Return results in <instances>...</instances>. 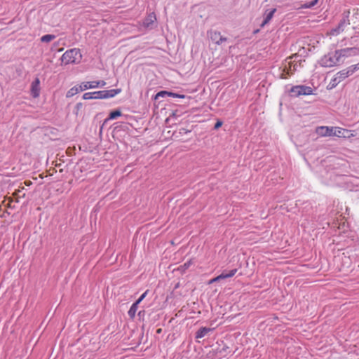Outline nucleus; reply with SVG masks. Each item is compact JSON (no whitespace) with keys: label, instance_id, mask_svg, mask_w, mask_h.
<instances>
[{"label":"nucleus","instance_id":"nucleus-1","mask_svg":"<svg viewBox=\"0 0 359 359\" xmlns=\"http://www.w3.org/2000/svg\"><path fill=\"white\" fill-rule=\"evenodd\" d=\"M106 85V82L103 80L82 82L79 86H75L70 88L66 95L67 97H71L77 94L80 91H84L90 88H95L103 87Z\"/></svg>","mask_w":359,"mask_h":359},{"label":"nucleus","instance_id":"nucleus-2","mask_svg":"<svg viewBox=\"0 0 359 359\" xmlns=\"http://www.w3.org/2000/svg\"><path fill=\"white\" fill-rule=\"evenodd\" d=\"M77 55L79 56V58L81 57V54L80 53V50L79 48H72L70 50H67L61 57L62 63L67 65L69 64H75L79 62L77 61Z\"/></svg>","mask_w":359,"mask_h":359},{"label":"nucleus","instance_id":"nucleus-3","mask_svg":"<svg viewBox=\"0 0 359 359\" xmlns=\"http://www.w3.org/2000/svg\"><path fill=\"white\" fill-rule=\"evenodd\" d=\"M343 129L328 126H320L316 129V133L323 137L337 136L341 137L343 135Z\"/></svg>","mask_w":359,"mask_h":359},{"label":"nucleus","instance_id":"nucleus-4","mask_svg":"<svg viewBox=\"0 0 359 359\" xmlns=\"http://www.w3.org/2000/svg\"><path fill=\"white\" fill-rule=\"evenodd\" d=\"M338 54H336V50L334 54L328 53L325 55L320 60V65L325 67H331L338 65L341 63V59L338 58Z\"/></svg>","mask_w":359,"mask_h":359},{"label":"nucleus","instance_id":"nucleus-5","mask_svg":"<svg viewBox=\"0 0 359 359\" xmlns=\"http://www.w3.org/2000/svg\"><path fill=\"white\" fill-rule=\"evenodd\" d=\"M121 92V88L95 91V99H107L114 97Z\"/></svg>","mask_w":359,"mask_h":359},{"label":"nucleus","instance_id":"nucleus-6","mask_svg":"<svg viewBox=\"0 0 359 359\" xmlns=\"http://www.w3.org/2000/svg\"><path fill=\"white\" fill-rule=\"evenodd\" d=\"M359 53V48L353 47V48H346L340 50H336V54L337 55L338 58H341L343 57H349L352 55H356Z\"/></svg>","mask_w":359,"mask_h":359},{"label":"nucleus","instance_id":"nucleus-7","mask_svg":"<svg viewBox=\"0 0 359 359\" xmlns=\"http://www.w3.org/2000/svg\"><path fill=\"white\" fill-rule=\"evenodd\" d=\"M40 80L36 78L31 84V94L33 97L36 98L39 96L40 93Z\"/></svg>","mask_w":359,"mask_h":359},{"label":"nucleus","instance_id":"nucleus-8","mask_svg":"<svg viewBox=\"0 0 359 359\" xmlns=\"http://www.w3.org/2000/svg\"><path fill=\"white\" fill-rule=\"evenodd\" d=\"M129 130V126L128 123H121L116 127H114L113 130L114 136H121V132H126Z\"/></svg>","mask_w":359,"mask_h":359},{"label":"nucleus","instance_id":"nucleus-9","mask_svg":"<svg viewBox=\"0 0 359 359\" xmlns=\"http://www.w3.org/2000/svg\"><path fill=\"white\" fill-rule=\"evenodd\" d=\"M351 71L352 70H349L348 68H346L337 72L335 76H337V79L341 82L346 78L352 75Z\"/></svg>","mask_w":359,"mask_h":359},{"label":"nucleus","instance_id":"nucleus-10","mask_svg":"<svg viewBox=\"0 0 359 359\" xmlns=\"http://www.w3.org/2000/svg\"><path fill=\"white\" fill-rule=\"evenodd\" d=\"M156 20V15L154 13L149 14L143 21V25L145 27H150Z\"/></svg>","mask_w":359,"mask_h":359},{"label":"nucleus","instance_id":"nucleus-11","mask_svg":"<svg viewBox=\"0 0 359 359\" xmlns=\"http://www.w3.org/2000/svg\"><path fill=\"white\" fill-rule=\"evenodd\" d=\"M237 272V269H234L232 270H230L229 271H223L221 274L217 276V279L219 281H221L222 280L233 277L236 273Z\"/></svg>","mask_w":359,"mask_h":359},{"label":"nucleus","instance_id":"nucleus-12","mask_svg":"<svg viewBox=\"0 0 359 359\" xmlns=\"http://www.w3.org/2000/svg\"><path fill=\"white\" fill-rule=\"evenodd\" d=\"M348 14H349V11H347L346 15H345V13H344V17L342 18V19L340 20L338 25L337 26L338 30H341V32H343L344 30L345 26L350 24L349 20H348Z\"/></svg>","mask_w":359,"mask_h":359},{"label":"nucleus","instance_id":"nucleus-13","mask_svg":"<svg viewBox=\"0 0 359 359\" xmlns=\"http://www.w3.org/2000/svg\"><path fill=\"white\" fill-rule=\"evenodd\" d=\"M298 90L299 95H309L313 94V89L310 86L299 85Z\"/></svg>","mask_w":359,"mask_h":359},{"label":"nucleus","instance_id":"nucleus-14","mask_svg":"<svg viewBox=\"0 0 359 359\" xmlns=\"http://www.w3.org/2000/svg\"><path fill=\"white\" fill-rule=\"evenodd\" d=\"M213 329L206 327H201L200 329L197 330L195 334V337L196 339H201L205 337L208 332L212 331Z\"/></svg>","mask_w":359,"mask_h":359},{"label":"nucleus","instance_id":"nucleus-15","mask_svg":"<svg viewBox=\"0 0 359 359\" xmlns=\"http://www.w3.org/2000/svg\"><path fill=\"white\" fill-rule=\"evenodd\" d=\"M210 39L212 42L219 44V36H221V33L218 31H210L208 32Z\"/></svg>","mask_w":359,"mask_h":359},{"label":"nucleus","instance_id":"nucleus-16","mask_svg":"<svg viewBox=\"0 0 359 359\" xmlns=\"http://www.w3.org/2000/svg\"><path fill=\"white\" fill-rule=\"evenodd\" d=\"M122 112L120 109H115L109 114L108 118L105 119L104 123L108 121L109 120L115 119L119 116H121Z\"/></svg>","mask_w":359,"mask_h":359},{"label":"nucleus","instance_id":"nucleus-17","mask_svg":"<svg viewBox=\"0 0 359 359\" xmlns=\"http://www.w3.org/2000/svg\"><path fill=\"white\" fill-rule=\"evenodd\" d=\"M138 305L139 304H137V302H134L132 306H130L128 313V316L130 318H134L135 316V313H136V311L137 310V308H138Z\"/></svg>","mask_w":359,"mask_h":359},{"label":"nucleus","instance_id":"nucleus-18","mask_svg":"<svg viewBox=\"0 0 359 359\" xmlns=\"http://www.w3.org/2000/svg\"><path fill=\"white\" fill-rule=\"evenodd\" d=\"M55 35L53 34H46L41 38V41L43 43H48L55 39Z\"/></svg>","mask_w":359,"mask_h":359},{"label":"nucleus","instance_id":"nucleus-19","mask_svg":"<svg viewBox=\"0 0 359 359\" xmlns=\"http://www.w3.org/2000/svg\"><path fill=\"white\" fill-rule=\"evenodd\" d=\"M298 88H299V85L298 86H292L290 88V90H289V93H290V95L291 97H299V96H300L299 95V93H298V90H299Z\"/></svg>","mask_w":359,"mask_h":359},{"label":"nucleus","instance_id":"nucleus-20","mask_svg":"<svg viewBox=\"0 0 359 359\" xmlns=\"http://www.w3.org/2000/svg\"><path fill=\"white\" fill-rule=\"evenodd\" d=\"M318 0H313L311 2L305 3L301 6V8H311L316 6Z\"/></svg>","mask_w":359,"mask_h":359},{"label":"nucleus","instance_id":"nucleus-21","mask_svg":"<svg viewBox=\"0 0 359 359\" xmlns=\"http://www.w3.org/2000/svg\"><path fill=\"white\" fill-rule=\"evenodd\" d=\"M168 91L161 90L156 94V95L154 96V100H158L160 97H165V96H168Z\"/></svg>","mask_w":359,"mask_h":359},{"label":"nucleus","instance_id":"nucleus-22","mask_svg":"<svg viewBox=\"0 0 359 359\" xmlns=\"http://www.w3.org/2000/svg\"><path fill=\"white\" fill-rule=\"evenodd\" d=\"M339 83H340V81L337 79V76H334V79H332V81H330V83L328 86L329 88L332 89V88H335Z\"/></svg>","mask_w":359,"mask_h":359},{"label":"nucleus","instance_id":"nucleus-23","mask_svg":"<svg viewBox=\"0 0 359 359\" xmlns=\"http://www.w3.org/2000/svg\"><path fill=\"white\" fill-rule=\"evenodd\" d=\"M168 96L172 97H176V98H185L186 97L185 95L179 94V93H173V92H171V91H168Z\"/></svg>","mask_w":359,"mask_h":359},{"label":"nucleus","instance_id":"nucleus-24","mask_svg":"<svg viewBox=\"0 0 359 359\" xmlns=\"http://www.w3.org/2000/svg\"><path fill=\"white\" fill-rule=\"evenodd\" d=\"M83 100L95 99L94 92H88V93H84L83 95Z\"/></svg>","mask_w":359,"mask_h":359},{"label":"nucleus","instance_id":"nucleus-25","mask_svg":"<svg viewBox=\"0 0 359 359\" xmlns=\"http://www.w3.org/2000/svg\"><path fill=\"white\" fill-rule=\"evenodd\" d=\"M276 11V8H273L272 10H271L269 13H265V18H267L268 20H271L275 13V12Z\"/></svg>","mask_w":359,"mask_h":359},{"label":"nucleus","instance_id":"nucleus-26","mask_svg":"<svg viewBox=\"0 0 359 359\" xmlns=\"http://www.w3.org/2000/svg\"><path fill=\"white\" fill-rule=\"evenodd\" d=\"M149 290H146L136 301L135 302H137V304H140V302L146 297L147 293H148Z\"/></svg>","mask_w":359,"mask_h":359},{"label":"nucleus","instance_id":"nucleus-27","mask_svg":"<svg viewBox=\"0 0 359 359\" xmlns=\"http://www.w3.org/2000/svg\"><path fill=\"white\" fill-rule=\"evenodd\" d=\"M348 68L349 70H352L351 74H353L355 71L359 69V62L356 65H351V66L348 67Z\"/></svg>","mask_w":359,"mask_h":359},{"label":"nucleus","instance_id":"nucleus-28","mask_svg":"<svg viewBox=\"0 0 359 359\" xmlns=\"http://www.w3.org/2000/svg\"><path fill=\"white\" fill-rule=\"evenodd\" d=\"M82 107H83V104L81 102H79L76 104L75 111H74L76 115H78L79 111L82 109Z\"/></svg>","mask_w":359,"mask_h":359},{"label":"nucleus","instance_id":"nucleus-29","mask_svg":"<svg viewBox=\"0 0 359 359\" xmlns=\"http://www.w3.org/2000/svg\"><path fill=\"white\" fill-rule=\"evenodd\" d=\"M223 125V121L221 120H217L214 126L215 130H218Z\"/></svg>","mask_w":359,"mask_h":359},{"label":"nucleus","instance_id":"nucleus-30","mask_svg":"<svg viewBox=\"0 0 359 359\" xmlns=\"http://www.w3.org/2000/svg\"><path fill=\"white\" fill-rule=\"evenodd\" d=\"M191 130H187L186 128H182L179 130V133L180 135H185V134H187L189 133H190Z\"/></svg>","mask_w":359,"mask_h":359},{"label":"nucleus","instance_id":"nucleus-31","mask_svg":"<svg viewBox=\"0 0 359 359\" xmlns=\"http://www.w3.org/2000/svg\"><path fill=\"white\" fill-rule=\"evenodd\" d=\"M341 31V30H338L337 29V27H336L335 28H333L330 30V34H332V35H337L338 34H339Z\"/></svg>","mask_w":359,"mask_h":359},{"label":"nucleus","instance_id":"nucleus-32","mask_svg":"<svg viewBox=\"0 0 359 359\" xmlns=\"http://www.w3.org/2000/svg\"><path fill=\"white\" fill-rule=\"evenodd\" d=\"M191 264V262L189 261V262L184 263L183 265H182L181 267L182 268L183 270H186L190 266Z\"/></svg>","mask_w":359,"mask_h":359},{"label":"nucleus","instance_id":"nucleus-33","mask_svg":"<svg viewBox=\"0 0 359 359\" xmlns=\"http://www.w3.org/2000/svg\"><path fill=\"white\" fill-rule=\"evenodd\" d=\"M227 41V38L226 37H224V36H222L221 35V36H219V44L218 45H220L222 44L223 42H225Z\"/></svg>","mask_w":359,"mask_h":359},{"label":"nucleus","instance_id":"nucleus-34","mask_svg":"<svg viewBox=\"0 0 359 359\" xmlns=\"http://www.w3.org/2000/svg\"><path fill=\"white\" fill-rule=\"evenodd\" d=\"M269 21H270L269 20L264 18V20L262 21V24L260 25V27H264L266 24H268L269 22Z\"/></svg>","mask_w":359,"mask_h":359},{"label":"nucleus","instance_id":"nucleus-35","mask_svg":"<svg viewBox=\"0 0 359 359\" xmlns=\"http://www.w3.org/2000/svg\"><path fill=\"white\" fill-rule=\"evenodd\" d=\"M269 21H270L269 20L264 18V20L262 21V24L260 25V27H264L266 24H268L269 22Z\"/></svg>","mask_w":359,"mask_h":359},{"label":"nucleus","instance_id":"nucleus-36","mask_svg":"<svg viewBox=\"0 0 359 359\" xmlns=\"http://www.w3.org/2000/svg\"><path fill=\"white\" fill-rule=\"evenodd\" d=\"M269 21H270L269 20L264 18V20L262 21V24L260 25V27H264L266 24H268L269 22Z\"/></svg>","mask_w":359,"mask_h":359},{"label":"nucleus","instance_id":"nucleus-37","mask_svg":"<svg viewBox=\"0 0 359 359\" xmlns=\"http://www.w3.org/2000/svg\"><path fill=\"white\" fill-rule=\"evenodd\" d=\"M216 279H217V276H216V277H215V278H213L210 279V280H209V282H208V284H212V283H214L219 282V280H216Z\"/></svg>","mask_w":359,"mask_h":359},{"label":"nucleus","instance_id":"nucleus-38","mask_svg":"<svg viewBox=\"0 0 359 359\" xmlns=\"http://www.w3.org/2000/svg\"><path fill=\"white\" fill-rule=\"evenodd\" d=\"M145 314V311L144 310H141L138 312V316L140 318L141 317H143Z\"/></svg>","mask_w":359,"mask_h":359},{"label":"nucleus","instance_id":"nucleus-39","mask_svg":"<svg viewBox=\"0 0 359 359\" xmlns=\"http://www.w3.org/2000/svg\"><path fill=\"white\" fill-rule=\"evenodd\" d=\"M22 191L18 189V190H16L14 193H13V196H18V197H20V193Z\"/></svg>","mask_w":359,"mask_h":359},{"label":"nucleus","instance_id":"nucleus-40","mask_svg":"<svg viewBox=\"0 0 359 359\" xmlns=\"http://www.w3.org/2000/svg\"><path fill=\"white\" fill-rule=\"evenodd\" d=\"M32 184V182L30 180H26L25 181V184L26 186H30Z\"/></svg>","mask_w":359,"mask_h":359},{"label":"nucleus","instance_id":"nucleus-41","mask_svg":"<svg viewBox=\"0 0 359 359\" xmlns=\"http://www.w3.org/2000/svg\"><path fill=\"white\" fill-rule=\"evenodd\" d=\"M259 29H255V30H254V31H253V34H257V33H259Z\"/></svg>","mask_w":359,"mask_h":359},{"label":"nucleus","instance_id":"nucleus-42","mask_svg":"<svg viewBox=\"0 0 359 359\" xmlns=\"http://www.w3.org/2000/svg\"><path fill=\"white\" fill-rule=\"evenodd\" d=\"M156 332H157V333H161V328L158 329V330H157V331H156Z\"/></svg>","mask_w":359,"mask_h":359}]
</instances>
